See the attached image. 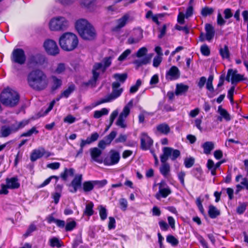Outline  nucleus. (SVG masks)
Masks as SVG:
<instances>
[{"mask_svg": "<svg viewBox=\"0 0 248 248\" xmlns=\"http://www.w3.org/2000/svg\"><path fill=\"white\" fill-rule=\"evenodd\" d=\"M163 154L160 156L161 162H167L169 158L172 161L175 160L180 156V151L170 147H165L162 149Z\"/></svg>", "mask_w": 248, "mask_h": 248, "instance_id": "nucleus-9", "label": "nucleus"}, {"mask_svg": "<svg viewBox=\"0 0 248 248\" xmlns=\"http://www.w3.org/2000/svg\"><path fill=\"white\" fill-rule=\"evenodd\" d=\"M157 185L159 187V190L155 196L157 199L159 200L161 198H166L171 193L170 187L164 181H161Z\"/></svg>", "mask_w": 248, "mask_h": 248, "instance_id": "nucleus-11", "label": "nucleus"}, {"mask_svg": "<svg viewBox=\"0 0 248 248\" xmlns=\"http://www.w3.org/2000/svg\"><path fill=\"white\" fill-rule=\"evenodd\" d=\"M120 159L119 154L117 152H112L110 156V159L105 158L104 164L107 166H110L117 164Z\"/></svg>", "mask_w": 248, "mask_h": 248, "instance_id": "nucleus-19", "label": "nucleus"}, {"mask_svg": "<svg viewBox=\"0 0 248 248\" xmlns=\"http://www.w3.org/2000/svg\"><path fill=\"white\" fill-rule=\"evenodd\" d=\"M82 180V175L81 174L76 175L69 185L72 187V189H69V191L71 193H76L78 189L81 186Z\"/></svg>", "mask_w": 248, "mask_h": 248, "instance_id": "nucleus-17", "label": "nucleus"}, {"mask_svg": "<svg viewBox=\"0 0 248 248\" xmlns=\"http://www.w3.org/2000/svg\"><path fill=\"white\" fill-rule=\"evenodd\" d=\"M194 162V158L192 157L186 158L184 161V164L186 168H189L193 166Z\"/></svg>", "mask_w": 248, "mask_h": 248, "instance_id": "nucleus-47", "label": "nucleus"}, {"mask_svg": "<svg viewBox=\"0 0 248 248\" xmlns=\"http://www.w3.org/2000/svg\"><path fill=\"white\" fill-rule=\"evenodd\" d=\"M51 79L52 80L51 89L52 91H55L61 87L62 85L61 79L58 78L55 76H52Z\"/></svg>", "mask_w": 248, "mask_h": 248, "instance_id": "nucleus-26", "label": "nucleus"}, {"mask_svg": "<svg viewBox=\"0 0 248 248\" xmlns=\"http://www.w3.org/2000/svg\"><path fill=\"white\" fill-rule=\"evenodd\" d=\"M217 23L219 26H223L226 23V21L223 18L221 14L219 13L217 14Z\"/></svg>", "mask_w": 248, "mask_h": 248, "instance_id": "nucleus-63", "label": "nucleus"}, {"mask_svg": "<svg viewBox=\"0 0 248 248\" xmlns=\"http://www.w3.org/2000/svg\"><path fill=\"white\" fill-rule=\"evenodd\" d=\"M131 50L129 49L125 50L118 58V60L119 61H123L126 57L131 53Z\"/></svg>", "mask_w": 248, "mask_h": 248, "instance_id": "nucleus-51", "label": "nucleus"}, {"mask_svg": "<svg viewBox=\"0 0 248 248\" xmlns=\"http://www.w3.org/2000/svg\"><path fill=\"white\" fill-rule=\"evenodd\" d=\"M125 119L119 116L116 122V124L122 128H125L126 127V124L124 123Z\"/></svg>", "mask_w": 248, "mask_h": 248, "instance_id": "nucleus-59", "label": "nucleus"}, {"mask_svg": "<svg viewBox=\"0 0 248 248\" xmlns=\"http://www.w3.org/2000/svg\"><path fill=\"white\" fill-rule=\"evenodd\" d=\"M11 134L12 133L9 131L7 125H4L1 127L0 131V137H7Z\"/></svg>", "mask_w": 248, "mask_h": 248, "instance_id": "nucleus-43", "label": "nucleus"}, {"mask_svg": "<svg viewBox=\"0 0 248 248\" xmlns=\"http://www.w3.org/2000/svg\"><path fill=\"white\" fill-rule=\"evenodd\" d=\"M65 70V64L62 63H60L58 64L56 68L53 71V73L56 74H61L63 73Z\"/></svg>", "mask_w": 248, "mask_h": 248, "instance_id": "nucleus-41", "label": "nucleus"}, {"mask_svg": "<svg viewBox=\"0 0 248 248\" xmlns=\"http://www.w3.org/2000/svg\"><path fill=\"white\" fill-rule=\"evenodd\" d=\"M162 58L160 56H155L153 60V66L157 67L162 62Z\"/></svg>", "mask_w": 248, "mask_h": 248, "instance_id": "nucleus-58", "label": "nucleus"}, {"mask_svg": "<svg viewBox=\"0 0 248 248\" xmlns=\"http://www.w3.org/2000/svg\"><path fill=\"white\" fill-rule=\"evenodd\" d=\"M207 167L208 170H211L212 175H215L216 174V172L215 170V164L212 160L209 159L208 160Z\"/></svg>", "mask_w": 248, "mask_h": 248, "instance_id": "nucleus-44", "label": "nucleus"}, {"mask_svg": "<svg viewBox=\"0 0 248 248\" xmlns=\"http://www.w3.org/2000/svg\"><path fill=\"white\" fill-rule=\"evenodd\" d=\"M202 147L203 149L204 153L208 155L214 148V144L212 141H206L202 144Z\"/></svg>", "mask_w": 248, "mask_h": 248, "instance_id": "nucleus-29", "label": "nucleus"}, {"mask_svg": "<svg viewBox=\"0 0 248 248\" xmlns=\"http://www.w3.org/2000/svg\"><path fill=\"white\" fill-rule=\"evenodd\" d=\"M60 164L59 162H54L47 165V167L52 170H57L60 168Z\"/></svg>", "mask_w": 248, "mask_h": 248, "instance_id": "nucleus-64", "label": "nucleus"}, {"mask_svg": "<svg viewBox=\"0 0 248 248\" xmlns=\"http://www.w3.org/2000/svg\"><path fill=\"white\" fill-rule=\"evenodd\" d=\"M214 12V8L208 6H205L202 9L201 14L202 16L206 17L208 16L212 15Z\"/></svg>", "mask_w": 248, "mask_h": 248, "instance_id": "nucleus-36", "label": "nucleus"}, {"mask_svg": "<svg viewBox=\"0 0 248 248\" xmlns=\"http://www.w3.org/2000/svg\"><path fill=\"white\" fill-rule=\"evenodd\" d=\"M78 40L77 36L71 32H65L59 39V44L61 48L65 51H71L78 46Z\"/></svg>", "mask_w": 248, "mask_h": 248, "instance_id": "nucleus-3", "label": "nucleus"}, {"mask_svg": "<svg viewBox=\"0 0 248 248\" xmlns=\"http://www.w3.org/2000/svg\"><path fill=\"white\" fill-rule=\"evenodd\" d=\"M231 78V82L232 84L237 83L238 82L243 79V76L239 74H237V70H233Z\"/></svg>", "mask_w": 248, "mask_h": 248, "instance_id": "nucleus-34", "label": "nucleus"}, {"mask_svg": "<svg viewBox=\"0 0 248 248\" xmlns=\"http://www.w3.org/2000/svg\"><path fill=\"white\" fill-rule=\"evenodd\" d=\"M108 110L106 108H103L100 110H96L94 112L93 117L96 119H98L103 115H107Z\"/></svg>", "mask_w": 248, "mask_h": 248, "instance_id": "nucleus-37", "label": "nucleus"}, {"mask_svg": "<svg viewBox=\"0 0 248 248\" xmlns=\"http://www.w3.org/2000/svg\"><path fill=\"white\" fill-rule=\"evenodd\" d=\"M117 134V132L115 131H112L110 133L106 136L104 140L107 141L108 144H109L112 140L115 138Z\"/></svg>", "mask_w": 248, "mask_h": 248, "instance_id": "nucleus-46", "label": "nucleus"}, {"mask_svg": "<svg viewBox=\"0 0 248 248\" xmlns=\"http://www.w3.org/2000/svg\"><path fill=\"white\" fill-rule=\"evenodd\" d=\"M76 28L80 36L85 40H92L95 36L94 28L85 19L78 20Z\"/></svg>", "mask_w": 248, "mask_h": 248, "instance_id": "nucleus-2", "label": "nucleus"}, {"mask_svg": "<svg viewBox=\"0 0 248 248\" xmlns=\"http://www.w3.org/2000/svg\"><path fill=\"white\" fill-rule=\"evenodd\" d=\"M75 172V170L73 168L67 169L65 168L64 172L62 173L61 176L62 178L64 180H66L68 176H73Z\"/></svg>", "mask_w": 248, "mask_h": 248, "instance_id": "nucleus-35", "label": "nucleus"}, {"mask_svg": "<svg viewBox=\"0 0 248 248\" xmlns=\"http://www.w3.org/2000/svg\"><path fill=\"white\" fill-rule=\"evenodd\" d=\"M224 14L225 19H229L232 17L233 16L231 9L230 8L225 9L224 11Z\"/></svg>", "mask_w": 248, "mask_h": 248, "instance_id": "nucleus-62", "label": "nucleus"}, {"mask_svg": "<svg viewBox=\"0 0 248 248\" xmlns=\"http://www.w3.org/2000/svg\"><path fill=\"white\" fill-rule=\"evenodd\" d=\"M157 131L161 134L167 135L170 132L169 125L166 123L161 124L156 126Z\"/></svg>", "mask_w": 248, "mask_h": 248, "instance_id": "nucleus-27", "label": "nucleus"}, {"mask_svg": "<svg viewBox=\"0 0 248 248\" xmlns=\"http://www.w3.org/2000/svg\"><path fill=\"white\" fill-rule=\"evenodd\" d=\"M130 17L129 14H124L122 17L116 20V25L112 28V30L113 31H119L126 25L130 19Z\"/></svg>", "mask_w": 248, "mask_h": 248, "instance_id": "nucleus-16", "label": "nucleus"}, {"mask_svg": "<svg viewBox=\"0 0 248 248\" xmlns=\"http://www.w3.org/2000/svg\"><path fill=\"white\" fill-rule=\"evenodd\" d=\"M120 83L118 81H115L112 83V92L106 96L105 98L102 99L97 104H100L111 102L118 98L123 92V89L120 88Z\"/></svg>", "mask_w": 248, "mask_h": 248, "instance_id": "nucleus-6", "label": "nucleus"}, {"mask_svg": "<svg viewBox=\"0 0 248 248\" xmlns=\"http://www.w3.org/2000/svg\"><path fill=\"white\" fill-rule=\"evenodd\" d=\"M49 26L51 31H64L67 28L69 24L65 17L58 16L51 19Z\"/></svg>", "mask_w": 248, "mask_h": 248, "instance_id": "nucleus-8", "label": "nucleus"}, {"mask_svg": "<svg viewBox=\"0 0 248 248\" xmlns=\"http://www.w3.org/2000/svg\"><path fill=\"white\" fill-rule=\"evenodd\" d=\"M189 86L183 83H178L176 84L175 91L176 95H182L186 93L188 90Z\"/></svg>", "mask_w": 248, "mask_h": 248, "instance_id": "nucleus-24", "label": "nucleus"}, {"mask_svg": "<svg viewBox=\"0 0 248 248\" xmlns=\"http://www.w3.org/2000/svg\"><path fill=\"white\" fill-rule=\"evenodd\" d=\"M208 215L211 218H215L220 215V212L215 206L211 205L209 206Z\"/></svg>", "mask_w": 248, "mask_h": 248, "instance_id": "nucleus-31", "label": "nucleus"}, {"mask_svg": "<svg viewBox=\"0 0 248 248\" xmlns=\"http://www.w3.org/2000/svg\"><path fill=\"white\" fill-rule=\"evenodd\" d=\"M38 131L36 130V128L35 127H32L31 129L28 130V131L24 132L21 135V137H30L31 136L32 134H37L38 133Z\"/></svg>", "mask_w": 248, "mask_h": 248, "instance_id": "nucleus-49", "label": "nucleus"}, {"mask_svg": "<svg viewBox=\"0 0 248 248\" xmlns=\"http://www.w3.org/2000/svg\"><path fill=\"white\" fill-rule=\"evenodd\" d=\"M50 246L52 247H56L60 248L62 245L60 244L59 240L57 238H53L50 240Z\"/></svg>", "mask_w": 248, "mask_h": 248, "instance_id": "nucleus-53", "label": "nucleus"}, {"mask_svg": "<svg viewBox=\"0 0 248 248\" xmlns=\"http://www.w3.org/2000/svg\"><path fill=\"white\" fill-rule=\"evenodd\" d=\"M45 62V56L41 54L31 55L28 59L29 64L33 66L43 65Z\"/></svg>", "mask_w": 248, "mask_h": 248, "instance_id": "nucleus-14", "label": "nucleus"}, {"mask_svg": "<svg viewBox=\"0 0 248 248\" xmlns=\"http://www.w3.org/2000/svg\"><path fill=\"white\" fill-rule=\"evenodd\" d=\"M130 113V108L128 106H125L122 111V112L120 113V116L126 118L127 116L129 115Z\"/></svg>", "mask_w": 248, "mask_h": 248, "instance_id": "nucleus-54", "label": "nucleus"}, {"mask_svg": "<svg viewBox=\"0 0 248 248\" xmlns=\"http://www.w3.org/2000/svg\"><path fill=\"white\" fill-rule=\"evenodd\" d=\"M220 54L223 59H228L230 57V53L228 47L225 46L223 48H221L219 50Z\"/></svg>", "mask_w": 248, "mask_h": 248, "instance_id": "nucleus-40", "label": "nucleus"}, {"mask_svg": "<svg viewBox=\"0 0 248 248\" xmlns=\"http://www.w3.org/2000/svg\"><path fill=\"white\" fill-rule=\"evenodd\" d=\"M247 204L246 203H240L237 208V212L239 214H243L246 210Z\"/></svg>", "mask_w": 248, "mask_h": 248, "instance_id": "nucleus-57", "label": "nucleus"}, {"mask_svg": "<svg viewBox=\"0 0 248 248\" xmlns=\"http://www.w3.org/2000/svg\"><path fill=\"white\" fill-rule=\"evenodd\" d=\"M76 226V223L75 221H70L67 222L65 226V230L66 232H69L73 230Z\"/></svg>", "mask_w": 248, "mask_h": 248, "instance_id": "nucleus-50", "label": "nucleus"}, {"mask_svg": "<svg viewBox=\"0 0 248 248\" xmlns=\"http://www.w3.org/2000/svg\"><path fill=\"white\" fill-rule=\"evenodd\" d=\"M201 51L202 55L208 56L210 54V50L208 46L206 45H203L201 47Z\"/></svg>", "mask_w": 248, "mask_h": 248, "instance_id": "nucleus-48", "label": "nucleus"}, {"mask_svg": "<svg viewBox=\"0 0 248 248\" xmlns=\"http://www.w3.org/2000/svg\"><path fill=\"white\" fill-rule=\"evenodd\" d=\"M100 218L104 220L107 217V213L106 208L102 205H99L98 207Z\"/></svg>", "mask_w": 248, "mask_h": 248, "instance_id": "nucleus-39", "label": "nucleus"}, {"mask_svg": "<svg viewBox=\"0 0 248 248\" xmlns=\"http://www.w3.org/2000/svg\"><path fill=\"white\" fill-rule=\"evenodd\" d=\"M113 77L117 80H118L120 83H123L126 79L127 75L126 73L115 74L113 75Z\"/></svg>", "mask_w": 248, "mask_h": 248, "instance_id": "nucleus-38", "label": "nucleus"}, {"mask_svg": "<svg viewBox=\"0 0 248 248\" xmlns=\"http://www.w3.org/2000/svg\"><path fill=\"white\" fill-rule=\"evenodd\" d=\"M120 204L123 210L125 211L127 207V202L126 199L122 198L119 201Z\"/></svg>", "mask_w": 248, "mask_h": 248, "instance_id": "nucleus-61", "label": "nucleus"}, {"mask_svg": "<svg viewBox=\"0 0 248 248\" xmlns=\"http://www.w3.org/2000/svg\"><path fill=\"white\" fill-rule=\"evenodd\" d=\"M93 206L94 204L93 202H88L86 205L85 209L83 212L84 214L89 217L92 216L94 213Z\"/></svg>", "mask_w": 248, "mask_h": 248, "instance_id": "nucleus-32", "label": "nucleus"}, {"mask_svg": "<svg viewBox=\"0 0 248 248\" xmlns=\"http://www.w3.org/2000/svg\"><path fill=\"white\" fill-rule=\"evenodd\" d=\"M26 57L24 51L21 48L14 49L11 55L13 62L19 65L24 64L26 62Z\"/></svg>", "mask_w": 248, "mask_h": 248, "instance_id": "nucleus-10", "label": "nucleus"}, {"mask_svg": "<svg viewBox=\"0 0 248 248\" xmlns=\"http://www.w3.org/2000/svg\"><path fill=\"white\" fill-rule=\"evenodd\" d=\"M217 112L223 118V119L226 121L228 122L231 120V117L230 114L221 106L218 107Z\"/></svg>", "mask_w": 248, "mask_h": 248, "instance_id": "nucleus-30", "label": "nucleus"}, {"mask_svg": "<svg viewBox=\"0 0 248 248\" xmlns=\"http://www.w3.org/2000/svg\"><path fill=\"white\" fill-rule=\"evenodd\" d=\"M76 121V118L73 117L71 115H68L66 117L64 118L63 121L65 123L69 124H72Z\"/></svg>", "mask_w": 248, "mask_h": 248, "instance_id": "nucleus-60", "label": "nucleus"}, {"mask_svg": "<svg viewBox=\"0 0 248 248\" xmlns=\"http://www.w3.org/2000/svg\"><path fill=\"white\" fill-rule=\"evenodd\" d=\"M205 30L206 31V40L208 41H211L213 39L215 34L213 27L210 24H206L205 25Z\"/></svg>", "mask_w": 248, "mask_h": 248, "instance_id": "nucleus-23", "label": "nucleus"}, {"mask_svg": "<svg viewBox=\"0 0 248 248\" xmlns=\"http://www.w3.org/2000/svg\"><path fill=\"white\" fill-rule=\"evenodd\" d=\"M147 51V49L145 47H142L140 48L137 52L136 56L139 58H141L136 60L133 62V63L136 65L137 68L143 65H146L150 63L152 55L146 56Z\"/></svg>", "mask_w": 248, "mask_h": 248, "instance_id": "nucleus-7", "label": "nucleus"}, {"mask_svg": "<svg viewBox=\"0 0 248 248\" xmlns=\"http://www.w3.org/2000/svg\"><path fill=\"white\" fill-rule=\"evenodd\" d=\"M185 176H186V173L184 171H181L180 172H179L178 173V179L180 180L181 185L184 186H185Z\"/></svg>", "mask_w": 248, "mask_h": 248, "instance_id": "nucleus-56", "label": "nucleus"}, {"mask_svg": "<svg viewBox=\"0 0 248 248\" xmlns=\"http://www.w3.org/2000/svg\"><path fill=\"white\" fill-rule=\"evenodd\" d=\"M133 36H135L140 41L143 38L142 30L140 29L135 30Z\"/></svg>", "mask_w": 248, "mask_h": 248, "instance_id": "nucleus-52", "label": "nucleus"}, {"mask_svg": "<svg viewBox=\"0 0 248 248\" xmlns=\"http://www.w3.org/2000/svg\"><path fill=\"white\" fill-rule=\"evenodd\" d=\"M140 147L143 150L149 149L153 144V140L146 133L140 135Z\"/></svg>", "mask_w": 248, "mask_h": 248, "instance_id": "nucleus-15", "label": "nucleus"}, {"mask_svg": "<svg viewBox=\"0 0 248 248\" xmlns=\"http://www.w3.org/2000/svg\"><path fill=\"white\" fill-rule=\"evenodd\" d=\"M75 90V86L73 84H70L68 87L63 91L61 94L60 97L67 98L69 95Z\"/></svg>", "mask_w": 248, "mask_h": 248, "instance_id": "nucleus-33", "label": "nucleus"}, {"mask_svg": "<svg viewBox=\"0 0 248 248\" xmlns=\"http://www.w3.org/2000/svg\"><path fill=\"white\" fill-rule=\"evenodd\" d=\"M180 76L179 69L175 66H172L167 72L166 76L167 79L172 80L178 79Z\"/></svg>", "mask_w": 248, "mask_h": 248, "instance_id": "nucleus-18", "label": "nucleus"}, {"mask_svg": "<svg viewBox=\"0 0 248 248\" xmlns=\"http://www.w3.org/2000/svg\"><path fill=\"white\" fill-rule=\"evenodd\" d=\"M141 85V81L140 79H139L137 80L136 83L135 85L131 87L130 89V93H136L139 89V88Z\"/></svg>", "mask_w": 248, "mask_h": 248, "instance_id": "nucleus-45", "label": "nucleus"}, {"mask_svg": "<svg viewBox=\"0 0 248 248\" xmlns=\"http://www.w3.org/2000/svg\"><path fill=\"white\" fill-rule=\"evenodd\" d=\"M161 163L162 164L159 169L160 172L165 177L167 178L170 172V165L166 162Z\"/></svg>", "mask_w": 248, "mask_h": 248, "instance_id": "nucleus-25", "label": "nucleus"}, {"mask_svg": "<svg viewBox=\"0 0 248 248\" xmlns=\"http://www.w3.org/2000/svg\"><path fill=\"white\" fill-rule=\"evenodd\" d=\"M45 150L43 148L33 150L31 155V160L32 162L36 161L38 159L42 157L45 154Z\"/></svg>", "mask_w": 248, "mask_h": 248, "instance_id": "nucleus-21", "label": "nucleus"}, {"mask_svg": "<svg viewBox=\"0 0 248 248\" xmlns=\"http://www.w3.org/2000/svg\"><path fill=\"white\" fill-rule=\"evenodd\" d=\"M0 99L3 105L13 107L17 104L19 96L17 92L7 88L1 92Z\"/></svg>", "mask_w": 248, "mask_h": 248, "instance_id": "nucleus-4", "label": "nucleus"}, {"mask_svg": "<svg viewBox=\"0 0 248 248\" xmlns=\"http://www.w3.org/2000/svg\"><path fill=\"white\" fill-rule=\"evenodd\" d=\"M44 47L46 52L49 55L55 56L59 53V47L54 40H46L44 43Z\"/></svg>", "mask_w": 248, "mask_h": 248, "instance_id": "nucleus-12", "label": "nucleus"}, {"mask_svg": "<svg viewBox=\"0 0 248 248\" xmlns=\"http://www.w3.org/2000/svg\"><path fill=\"white\" fill-rule=\"evenodd\" d=\"M97 184V181H86L83 184V189L84 192H89L92 191L95 185Z\"/></svg>", "mask_w": 248, "mask_h": 248, "instance_id": "nucleus-28", "label": "nucleus"}, {"mask_svg": "<svg viewBox=\"0 0 248 248\" xmlns=\"http://www.w3.org/2000/svg\"><path fill=\"white\" fill-rule=\"evenodd\" d=\"M167 242L173 246H177L179 243V241L174 236L172 235H169L166 238Z\"/></svg>", "mask_w": 248, "mask_h": 248, "instance_id": "nucleus-42", "label": "nucleus"}, {"mask_svg": "<svg viewBox=\"0 0 248 248\" xmlns=\"http://www.w3.org/2000/svg\"><path fill=\"white\" fill-rule=\"evenodd\" d=\"M202 201H203V200H201L200 197H198L196 199V205L198 206L200 211L202 214H203L204 212V208L203 207V206L202 205Z\"/></svg>", "mask_w": 248, "mask_h": 248, "instance_id": "nucleus-55", "label": "nucleus"}, {"mask_svg": "<svg viewBox=\"0 0 248 248\" xmlns=\"http://www.w3.org/2000/svg\"><path fill=\"white\" fill-rule=\"evenodd\" d=\"M29 122V120H24L20 122L14 121L13 123H12L9 126L11 129H14V131L16 133L28 124Z\"/></svg>", "mask_w": 248, "mask_h": 248, "instance_id": "nucleus-20", "label": "nucleus"}, {"mask_svg": "<svg viewBox=\"0 0 248 248\" xmlns=\"http://www.w3.org/2000/svg\"><path fill=\"white\" fill-rule=\"evenodd\" d=\"M6 183L8 188L10 189H16L20 186L18 179L15 177L6 178Z\"/></svg>", "mask_w": 248, "mask_h": 248, "instance_id": "nucleus-22", "label": "nucleus"}, {"mask_svg": "<svg viewBox=\"0 0 248 248\" xmlns=\"http://www.w3.org/2000/svg\"><path fill=\"white\" fill-rule=\"evenodd\" d=\"M92 161L99 164L104 163V159L102 157V151L97 147L91 148L89 150Z\"/></svg>", "mask_w": 248, "mask_h": 248, "instance_id": "nucleus-13", "label": "nucleus"}, {"mask_svg": "<svg viewBox=\"0 0 248 248\" xmlns=\"http://www.w3.org/2000/svg\"><path fill=\"white\" fill-rule=\"evenodd\" d=\"M27 80L29 85L36 91L44 90L48 84L46 75L39 69L32 70L28 76Z\"/></svg>", "mask_w": 248, "mask_h": 248, "instance_id": "nucleus-1", "label": "nucleus"}, {"mask_svg": "<svg viewBox=\"0 0 248 248\" xmlns=\"http://www.w3.org/2000/svg\"><path fill=\"white\" fill-rule=\"evenodd\" d=\"M112 57H105L103 60L102 62L95 63L93 68V80L96 82L98 79L100 73H103L106 69L109 67L111 63Z\"/></svg>", "mask_w": 248, "mask_h": 248, "instance_id": "nucleus-5", "label": "nucleus"}]
</instances>
